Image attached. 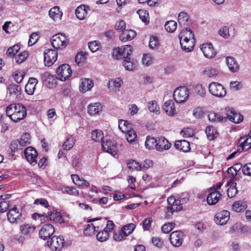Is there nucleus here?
Segmentation results:
<instances>
[{"label":"nucleus","instance_id":"nucleus-1","mask_svg":"<svg viewBox=\"0 0 251 251\" xmlns=\"http://www.w3.org/2000/svg\"><path fill=\"white\" fill-rule=\"evenodd\" d=\"M6 114L14 122L24 119L27 114L26 108L21 103H12L6 107Z\"/></svg>","mask_w":251,"mask_h":251},{"label":"nucleus","instance_id":"nucleus-2","mask_svg":"<svg viewBox=\"0 0 251 251\" xmlns=\"http://www.w3.org/2000/svg\"><path fill=\"white\" fill-rule=\"evenodd\" d=\"M56 78L61 81L68 79L72 73L71 67L67 64H62L58 67L56 70Z\"/></svg>","mask_w":251,"mask_h":251},{"label":"nucleus","instance_id":"nucleus-3","mask_svg":"<svg viewBox=\"0 0 251 251\" xmlns=\"http://www.w3.org/2000/svg\"><path fill=\"white\" fill-rule=\"evenodd\" d=\"M210 93L218 98H223L226 95V91L223 86L216 82H211L208 86Z\"/></svg>","mask_w":251,"mask_h":251},{"label":"nucleus","instance_id":"nucleus-4","mask_svg":"<svg viewBox=\"0 0 251 251\" xmlns=\"http://www.w3.org/2000/svg\"><path fill=\"white\" fill-rule=\"evenodd\" d=\"M50 41L51 46L56 50L62 49L67 45L66 36L61 33L53 35Z\"/></svg>","mask_w":251,"mask_h":251},{"label":"nucleus","instance_id":"nucleus-5","mask_svg":"<svg viewBox=\"0 0 251 251\" xmlns=\"http://www.w3.org/2000/svg\"><path fill=\"white\" fill-rule=\"evenodd\" d=\"M189 96V91L185 87H180L176 88L174 92V100L177 103L185 101Z\"/></svg>","mask_w":251,"mask_h":251},{"label":"nucleus","instance_id":"nucleus-6","mask_svg":"<svg viewBox=\"0 0 251 251\" xmlns=\"http://www.w3.org/2000/svg\"><path fill=\"white\" fill-rule=\"evenodd\" d=\"M48 246L54 251H58L62 249L64 244V240L62 236H54L50 240L47 242Z\"/></svg>","mask_w":251,"mask_h":251},{"label":"nucleus","instance_id":"nucleus-7","mask_svg":"<svg viewBox=\"0 0 251 251\" xmlns=\"http://www.w3.org/2000/svg\"><path fill=\"white\" fill-rule=\"evenodd\" d=\"M7 218L12 223H20L25 220V217L16 206L10 209L7 213Z\"/></svg>","mask_w":251,"mask_h":251},{"label":"nucleus","instance_id":"nucleus-8","mask_svg":"<svg viewBox=\"0 0 251 251\" xmlns=\"http://www.w3.org/2000/svg\"><path fill=\"white\" fill-rule=\"evenodd\" d=\"M44 55L45 65L46 66L50 67L57 60L58 54L54 50L48 49L45 50Z\"/></svg>","mask_w":251,"mask_h":251},{"label":"nucleus","instance_id":"nucleus-9","mask_svg":"<svg viewBox=\"0 0 251 251\" xmlns=\"http://www.w3.org/2000/svg\"><path fill=\"white\" fill-rule=\"evenodd\" d=\"M54 232V226L51 224H46L40 230L39 235L40 238L46 240L49 238Z\"/></svg>","mask_w":251,"mask_h":251},{"label":"nucleus","instance_id":"nucleus-10","mask_svg":"<svg viewBox=\"0 0 251 251\" xmlns=\"http://www.w3.org/2000/svg\"><path fill=\"white\" fill-rule=\"evenodd\" d=\"M227 120L228 119L231 122L239 124L243 120V116L239 113H236L232 108H226Z\"/></svg>","mask_w":251,"mask_h":251},{"label":"nucleus","instance_id":"nucleus-11","mask_svg":"<svg viewBox=\"0 0 251 251\" xmlns=\"http://www.w3.org/2000/svg\"><path fill=\"white\" fill-rule=\"evenodd\" d=\"M102 149L109 153L115 154L116 153V146L114 142H112L107 137L102 141Z\"/></svg>","mask_w":251,"mask_h":251},{"label":"nucleus","instance_id":"nucleus-12","mask_svg":"<svg viewBox=\"0 0 251 251\" xmlns=\"http://www.w3.org/2000/svg\"><path fill=\"white\" fill-rule=\"evenodd\" d=\"M183 236V233L181 231H173L170 235V242L174 246L179 247L182 243Z\"/></svg>","mask_w":251,"mask_h":251},{"label":"nucleus","instance_id":"nucleus-13","mask_svg":"<svg viewBox=\"0 0 251 251\" xmlns=\"http://www.w3.org/2000/svg\"><path fill=\"white\" fill-rule=\"evenodd\" d=\"M229 212L227 210H223L217 213L215 216V222L218 225L226 224L229 219Z\"/></svg>","mask_w":251,"mask_h":251},{"label":"nucleus","instance_id":"nucleus-14","mask_svg":"<svg viewBox=\"0 0 251 251\" xmlns=\"http://www.w3.org/2000/svg\"><path fill=\"white\" fill-rule=\"evenodd\" d=\"M171 143L164 137L157 138V142L155 144V149L158 151H163L169 149Z\"/></svg>","mask_w":251,"mask_h":251},{"label":"nucleus","instance_id":"nucleus-15","mask_svg":"<svg viewBox=\"0 0 251 251\" xmlns=\"http://www.w3.org/2000/svg\"><path fill=\"white\" fill-rule=\"evenodd\" d=\"M201 50L205 57L211 58L215 56L216 52L214 50L213 45L211 43H205L202 45Z\"/></svg>","mask_w":251,"mask_h":251},{"label":"nucleus","instance_id":"nucleus-16","mask_svg":"<svg viewBox=\"0 0 251 251\" xmlns=\"http://www.w3.org/2000/svg\"><path fill=\"white\" fill-rule=\"evenodd\" d=\"M24 154L27 160L30 163L36 161L37 152L33 147L26 148L24 151Z\"/></svg>","mask_w":251,"mask_h":251},{"label":"nucleus","instance_id":"nucleus-17","mask_svg":"<svg viewBox=\"0 0 251 251\" xmlns=\"http://www.w3.org/2000/svg\"><path fill=\"white\" fill-rule=\"evenodd\" d=\"M133 51L132 48L130 45H126L123 48H118L114 50V52H116L117 54L122 56L125 59L129 58V56L131 54Z\"/></svg>","mask_w":251,"mask_h":251},{"label":"nucleus","instance_id":"nucleus-18","mask_svg":"<svg viewBox=\"0 0 251 251\" xmlns=\"http://www.w3.org/2000/svg\"><path fill=\"white\" fill-rule=\"evenodd\" d=\"M94 86V82L92 80L89 78H82L81 84L79 85V90L82 93L90 90Z\"/></svg>","mask_w":251,"mask_h":251},{"label":"nucleus","instance_id":"nucleus-19","mask_svg":"<svg viewBox=\"0 0 251 251\" xmlns=\"http://www.w3.org/2000/svg\"><path fill=\"white\" fill-rule=\"evenodd\" d=\"M21 88L15 84H9L7 88V93L10 96L19 98L21 95Z\"/></svg>","mask_w":251,"mask_h":251},{"label":"nucleus","instance_id":"nucleus-20","mask_svg":"<svg viewBox=\"0 0 251 251\" xmlns=\"http://www.w3.org/2000/svg\"><path fill=\"white\" fill-rule=\"evenodd\" d=\"M136 35V32L132 29H125L121 32L119 36L120 39L124 42L131 40Z\"/></svg>","mask_w":251,"mask_h":251},{"label":"nucleus","instance_id":"nucleus-21","mask_svg":"<svg viewBox=\"0 0 251 251\" xmlns=\"http://www.w3.org/2000/svg\"><path fill=\"white\" fill-rule=\"evenodd\" d=\"M38 83V80L34 77L29 78L28 82L25 86V92L29 95L34 94L36 85Z\"/></svg>","mask_w":251,"mask_h":251},{"label":"nucleus","instance_id":"nucleus-22","mask_svg":"<svg viewBox=\"0 0 251 251\" xmlns=\"http://www.w3.org/2000/svg\"><path fill=\"white\" fill-rule=\"evenodd\" d=\"M222 195L218 191L210 192L207 197V202L209 205H214L217 203L221 198Z\"/></svg>","mask_w":251,"mask_h":251},{"label":"nucleus","instance_id":"nucleus-23","mask_svg":"<svg viewBox=\"0 0 251 251\" xmlns=\"http://www.w3.org/2000/svg\"><path fill=\"white\" fill-rule=\"evenodd\" d=\"M123 83V80L120 78L118 77L114 80L109 81L107 84V87L110 91L116 92L119 91Z\"/></svg>","mask_w":251,"mask_h":251},{"label":"nucleus","instance_id":"nucleus-24","mask_svg":"<svg viewBox=\"0 0 251 251\" xmlns=\"http://www.w3.org/2000/svg\"><path fill=\"white\" fill-rule=\"evenodd\" d=\"M180 41L195 39L192 31L189 27L183 29L179 34Z\"/></svg>","mask_w":251,"mask_h":251},{"label":"nucleus","instance_id":"nucleus-25","mask_svg":"<svg viewBox=\"0 0 251 251\" xmlns=\"http://www.w3.org/2000/svg\"><path fill=\"white\" fill-rule=\"evenodd\" d=\"M163 110L169 116H173L175 114V105L173 100H169L165 102Z\"/></svg>","mask_w":251,"mask_h":251},{"label":"nucleus","instance_id":"nucleus-26","mask_svg":"<svg viewBox=\"0 0 251 251\" xmlns=\"http://www.w3.org/2000/svg\"><path fill=\"white\" fill-rule=\"evenodd\" d=\"M175 147L178 150L185 152L190 150L189 143L185 140L176 141Z\"/></svg>","mask_w":251,"mask_h":251},{"label":"nucleus","instance_id":"nucleus-27","mask_svg":"<svg viewBox=\"0 0 251 251\" xmlns=\"http://www.w3.org/2000/svg\"><path fill=\"white\" fill-rule=\"evenodd\" d=\"M195 39L180 41L181 49L186 52L191 51L193 50L195 45Z\"/></svg>","mask_w":251,"mask_h":251},{"label":"nucleus","instance_id":"nucleus-28","mask_svg":"<svg viewBox=\"0 0 251 251\" xmlns=\"http://www.w3.org/2000/svg\"><path fill=\"white\" fill-rule=\"evenodd\" d=\"M102 108L100 103L90 104L88 106V113L91 115L99 114L101 111Z\"/></svg>","mask_w":251,"mask_h":251},{"label":"nucleus","instance_id":"nucleus-29","mask_svg":"<svg viewBox=\"0 0 251 251\" xmlns=\"http://www.w3.org/2000/svg\"><path fill=\"white\" fill-rule=\"evenodd\" d=\"M102 226H96L93 224L90 223L87 225V227L84 229V233L86 236H90L93 234L95 232L98 231L100 228H101Z\"/></svg>","mask_w":251,"mask_h":251},{"label":"nucleus","instance_id":"nucleus-30","mask_svg":"<svg viewBox=\"0 0 251 251\" xmlns=\"http://www.w3.org/2000/svg\"><path fill=\"white\" fill-rule=\"evenodd\" d=\"M47 216L48 218H49L50 220L53 221L58 223H62L64 221L61 213L56 211L48 212Z\"/></svg>","mask_w":251,"mask_h":251},{"label":"nucleus","instance_id":"nucleus-31","mask_svg":"<svg viewBox=\"0 0 251 251\" xmlns=\"http://www.w3.org/2000/svg\"><path fill=\"white\" fill-rule=\"evenodd\" d=\"M208 120L214 122H226L227 118L226 117L221 116L219 114L211 112L208 115Z\"/></svg>","mask_w":251,"mask_h":251},{"label":"nucleus","instance_id":"nucleus-32","mask_svg":"<svg viewBox=\"0 0 251 251\" xmlns=\"http://www.w3.org/2000/svg\"><path fill=\"white\" fill-rule=\"evenodd\" d=\"M226 63L229 70L232 72H236L239 69L238 64L232 57H227L226 58Z\"/></svg>","mask_w":251,"mask_h":251},{"label":"nucleus","instance_id":"nucleus-33","mask_svg":"<svg viewBox=\"0 0 251 251\" xmlns=\"http://www.w3.org/2000/svg\"><path fill=\"white\" fill-rule=\"evenodd\" d=\"M75 139L72 135L69 136L64 142L63 147L65 150H69L71 149L74 146Z\"/></svg>","mask_w":251,"mask_h":251},{"label":"nucleus","instance_id":"nucleus-34","mask_svg":"<svg viewBox=\"0 0 251 251\" xmlns=\"http://www.w3.org/2000/svg\"><path fill=\"white\" fill-rule=\"evenodd\" d=\"M205 133L209 140H213L217 136L216 129L212 126H209L206 128Z\"/></svg>","mask_w":251,"mask_h":251},{"label":"nucleus","instance_id":"nucleus-35","mask_svg":"<svg viewBox=\"0 0 251 251\" xmlns=\"http://www.w3.org/2000/svg\"><path fill=\"white\" fill-rule=\"evenodd\" d=\"M240 146L243 150H248L251 148V137H245L239 140Z\"/></svg>","mask_w":251,"mask_h":251},{"label":"nucleus","instance_id":"nucleus-36","mask_svg":"<svg viewBox=\"0 0 251 251\" xmlns=\"http://www.w3.org/2000/svg\"><path fill=\"white\" fill-rule=\"evenodd\" d=\"M164 26L167 32L172 33L176 30L177 23L174 20L168 21L165 23Z\"/></svg>","mask_w":251,"mask_h":251},{"label":"nucleus","instance_id":"nucleus-37","mask_svg":"<svg viewBox=\"0 0 251 251\" xmlns=\"http://www.w3.org/2000/svg\"><path fill=\"white\" fill-rule=\"evenodd\" d=\"M92 139L96 142H100L104 139L103 134L101 130L96 129L91 133Z\"/></svg>","mask_w":251,"mask_h":251},{"label":"nucleus","instance_id":"nucleus-38","mask_svg":"<svg viewBox=\"0 0 251 251\" xmlns=\"http://www.w3.org/2000/svg\"><path fill=\"white\" fill-rule=\"evenodd\" d=\"M135 227V225L132 223H130L123 226L122 228V231L123 235L125 236H127L130 235L131 233H132Z\"/></svg>","mask_w":251,"mask_h":251},{"label":"nucleus","instance_id":"nucleus-39","mask_svg":"<svg viewBox=\"0 0 251 251\" xmlns=\"http://www.w3.org/2000/svg\"><path fill=\"white\" fill-rule=\"evenodd\" d=\"M123 65L125 69L128 71H132L136 68V64L133 62L130 58H126L124 59L123 61Z\"/></svg>","mask_w":251,"mask_h":251},{"label":"nucleus","instance_id":"nucleus-40","mask_svg":"<svg viewBox=\"0 0 251 251\" xmlns=\"http://www.w3.org/2000/svg\"><path fill=\"white\" fill-rule=\"evenodd\" d=\"M160 45L159 38L156 35H152L150 36L149 41V48L151 49H155Z\"/></svg>","mask_w":251,"mask_h":251},{"label":"nucleus","instance_id":"nucleus-41","mask_svg":"<svg viewBox=\"0 0 251 251\" xmlns=\"http://www.w3.org/2000/svg\"><path fill=\"white\" fill-rule=\"evenodd\" d=\"M125 133L127 141L130 143L134 142L137 138L136 132L133 130L130 129Z\"/></svg>","mask_w":251,"mask_h":251},{"label":"nucleus","instance_id":"nucleus-42","mask_svg":"<svg viewBox=\"0 0 251 251\" xmlns=\"http://www.w3.org/2000/svg\"><path fill=\"white\" fill-rule=\"evenodd\" d=\"M218 71L215 68L208 67L203 71V74L208 77H215L218 75Z\"/></svg>","mask_w":251,"mask_h":251},{"label":"nucleus","instance_id":"nucleus-43","mask_svg":"<svg viewBox=\"0 0 251 251\" xmlns=\"http://www.w3.org/2000/svg\"><path fill=\"white\" fill-rule=\"evenodd\" d=\"M30 134L28 133H24L21 138L18 140L21 145L24 148L30 144Z\"/></svg>","mask_w":251,"mask_h":251},{"label":"nucleus","instance_id":"nucleus-44","mask_svg":"<svg viewBox=\"0 0 251 251\" xmlns=\"http://www.w3.org/2000/svg\"><path fill=\"white\" fill-rule=\"evenodd\" d=\"M119 128L123 132H125L131 129V124L127 121L121 120L119 121Z\"/></svg>","mask_w":251,"mask_h":251},{"label":"nucleus","instance_id":"nucleus-45","mask_svg":"<svg viewBox=\"0 0 251 251\" xmlns=\"http://www.w3.org/2000/svg\"><path fill=\"white\" fill-rule=\"evenodd\" d=\"M35 227L28 224L23 225L20 226V230L23 234H28L34 232Z\"/></svg>","mask_w":251,"mask_h":251},{"label":"nucleus","instance_id":"nucleus-46","mask_svg":"<svg viewBox=\"0 0 251 251\" xmlns=\"http://www.w3.org/2000/svg\"><path fill=\"white\" fill-rule=\"evenodd\" d=\"M157 142V138L155 139L153 137H151L149 136L146 138L145 142V146L146 148L150 150L153 149L154 147L155 148V144Z\"/></svg>","mask_w":251,"mask_h":251},{"label":"nucleus","instance_id":"nucleus-47","mask_svg":"<svg viewBox=\"0 0 251 251\" xmlns=\"http://www.w3.org/2000/svg\"><path fill=\"white\" fill-rule=\"evenodd\" d=\"M88 10H90L89 6H86L84 5H80L75 10V14H80L81 16H85L88 14Z\"/></svg>","mask_w":251,"mask_h":251},{"label":"nucleus","instance_id":"nucleus-48","mask_svg":"<svg viewBox=\"0 0 251 251\" xmlns=\"http://www.w3.org/2000/svg\"><path fill=\"white\" fill-rule=\"evenodd\" d=\"M246 204L243 201H235L232 205V209L237 212H240L245 208Z\"/></svg>","mask_w":251,"mask_h":251},{"label":"nucleus","instance_id":"nucleus-49","mask_svg":"<svg viewBox=\"0 0 251 251\" xmlns=\"http://www.w3.org/2000/svg\"><path fill=\"white\" fill-rule=\"evenodd\" d=\"M127 168L131 171H141V167L140 164L133 160L129 161L127 164Z\"/></svg>","mask_w":251,"mask_h":251},{"label":"nucleus","instance_id":"nucleus-50","mask_svg":"<svg viewBox=\"0 0 251 251\" xmlns=\"http://www.w3.org/2000/svg\"><path fill=\"white\" fill-rule=\"evenodd\" d=\"M148 107L151 112H155L156 113H159L160 108L155 100L149 102L148 103Z\"/></svg>","mask_w":251,"mask_h":251},{"label":"nucleus","instance_id":"nucleus-51","mask_svg":"<svg viewBox=\"0 0 251 251\" xmlns=\"http://www.w3.org/2000/svg\"><path fill=\"white\" fill-rule=\"evenodd\" d=\"M10 148L12 152H16L18 150H22L23 148L19 143L18 140H15L11 142Z\"/></svg>","mask_w":251,"mask_h":251},{"label":"nucleus","instance_id":"nucleus-52","mask_svg":"<svg viewBox=\"0 0 251 251\" xmlns=\"http://www.w3.org/2000/svg\"><path fill=\"white\" fill-rule=\"evenodd\" d=\"M236 183H232L230 187L227 190V196L229 198H233L237 193V190L236 187Z\"/></svg>","mask_w":251,"mask_h":251},{"label":"nucleus","instance_id":"nucleus-53","mask_svg":"<svg viewBox=\"0 0 251 251\" xmlns=\"http://www.w3.org/2000/svg\"><path fill=\"white\" fill-rule=\"evenodd\" d=\"M109 236V233L105 230L100 231L97 235V239L100 242L106 241Z\"/></svg>","mask_w":251,"mask_h":251},{"label":"nucleus","instance_id":"nucleus-54","mask_svg":"<svg viewBox=\"0 0 251 251\" xmlns=\"http://www.w3.org/2000/svg\"><path fill=\"white\" fill-rule=\"evenodd\" d=\"M20 49L19 45H15L13 47H10L8 49L6 53L8 56L13 57L18 52Z\"/></svg>","mask_w":251,"mask_h":251},{"label":"nucleus","instance_id":"nucleus-55","mask_svg":"<svg viewBox=\"0 0 251 251\" xmlns=\"http://www.w3.org/2000/svg\"><path fill=\"white\" fill-rule=\"evenodd\" d=\"M219 34L222 37L227 39L230 37L229 27L228 26H224L219 30Z\"/></svg>","mask_w":251,"mask_h":251},{"label":"nucleus","instance_id":"nucleus-56","mask_svg":"<svg viewBox=\"0 0 251 251\" xmlns=\"http://www.w3.org/2000/svg\"><path fill=\"white\" fill-rule=\"evenodd\" d=\"M144 65L149 66L152 63V57L150 54H144L142 58Z\"/></svg>","mask_w":251,"mask_h":251},{"label":"nucleus","instance_id":"nucleus-57","mask_svg":"<svg viewBox=\"0 0 251 251\" xmlns=\"http://www.w3.org/2000/svg\"><path fill=\"white\" fill-rule=\"evenodd\" d=\"M115 29L119 31L123 32L126 29V24L124 21L120 20L118 21L115 24Z\"/></svg>","mask_w":251,"mask_h":251},{"label":"nucleus","instance_id":"nucleus-58","mask_svg":"<svg viewBox=\"0 0 251 251\" xmlns=\"http://www.w3.org/2000/svg\"><path fill=\"white\" fill-rule=\"evenodd\" d=\"M175 226L174 223L165 224L162 226V231L165 233H168L174 228Z\"/></svg>","mask_w":251,"mask_h":251},{"label":"nucleus","instance_id":"nucleus-59","mask_svg":"<svg viewBox=\"0 0 251 251\" xmlns=\"http://www.w3.org/2000/svg\"><path fill=\"white\" fill-rule=\"evenodd\" d=\"M39 39V35L37 32L32 33L29 36L28 44V46H31L34 45Z\"/></svg>","mask_w":251,"mask_h":251},{"label":"nucleus","instance_id":"nucleus-60","mask_svg":"<svg viewBox=\"0 0 251 251\" xmlns=\"http://www.w3.org/2000/svg\"><path fill=\"white\" fill-rule=\"evenodd\" d=\"M195 92L198 95L202 97H203L206 93V91L201 84H197L196 85L195 87Z\"/></svg>","mask_w":251,"mask_h":251},{"label":"nucleus","instance_id":"nucleus-61","mask_svg":"<svg viewBox=\"0 0 251 251\" xmlns=\"http://www.w3.org/2000/svg\"><path fill=\"white\" fill-rule=\"evenodd\" d=\"M28 56V53L26 51H24L20 53L16 57L15 59L18 64H21L25 60Z\"/></svg>","mask_w":251,"mask_h":251},{"label":"nucleus","instance_id":"nucleus-62","mask_svg":"<svg viewBox=\"0 0 251 251\" xmlns=\"http://www.w3.org/2000/svg\"><path fill=\"white\" fill-rule=\"evenodd\" d=\"M49 16H62L63 13L60 10V8L58 6H54L51 8L49 11Z\"/></svg>","mask_w":251,"mask_h":251},{"label":"nucleus","instance_id":"nucleus-63","mask_svg":"<svg viewBox=\"0 0 251 251\" xmlns=\"http://www.w3.org/2000/svg\"><path fill=\"white\" fill-rule=\"evenodd\" d=\"M141 167V171L146 170L153 165V162L150 159L145 160L142 163L140 164Z\"/></svg>","mask_w":251,"mask_h":251},{"label":"nucleus","instance_id":"nucleus-64","mask_svg":"<svg viewBox=\"0 0 251 251\" xmlns=\"http://www.w3.org/2000/svg\"><path fill=\"white\" fill-rule=\"evenodd\" d=\"M242 172L245 175L251 176V163H247L243 166Z\"/></svg>","mask_w":251,"mask_h":251}]
</instances>
